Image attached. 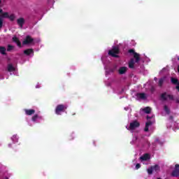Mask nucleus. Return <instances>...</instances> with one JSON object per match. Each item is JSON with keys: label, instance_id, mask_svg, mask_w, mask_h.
<instances>
[{"label": "nucleus", "instance_id": "1", "mask_svg": "<svg viewBox=\"0 0 179 179\" xmlns=\"http://www.w3.org/2000/svg\"><path fill=\"white\" fill-rule=\"evenodd\" d=\"M120 54V47L119 46H113L108 52H106L101 57V61L104 65V69L106 71V75H110L115 72L117 69V66H111L110 64V57L113 58H118Z\"/></svg>", "mask_w": 179, "mask_h": 179}, {"label": "nucleus", "instance_id": "2", "mask_svg": "<svg viewBox=\"0 0 179 179\" xmlns=\"http://www.w3.org/2000/svg\"><path fill=\"white\" fill-rule=\"evenodd\" d=\"M141 111H143L145 114H149L147 115V122L145 123V127L144 129L145 132H153L155 130V126L153 124L155 123V115L150 113L152 111V108L149 106L145 107L143 109H141Z\"/></svg>", "mask_w": 179, "mask_h": 179}, {"label": "nucleus", "instance_id": "3", "mask_svg": "<svg viewBox=\"0 0 179 179\" xmlns=\"http://www.w3.org/2000/svg\"><path fill=\"white\" fill-rule=\"evenodd\" d=\"M131 144L136 145L137 146L141 145L145 148H150V143L148 141V139L142 136V134L138 133L134 135Z\"/></svg>", "mask_w": 179, "mask_h": 179}, {"label": "nucleus", "instance_id": "4", "mask_svg": "<svg viewBox=\"0 0 179 179\" xmlns=\"http://www.w3.org/2000/svg\"><path fill=\"white\" fill-rule=\"evenodd\" d=\"M129 54H133L134 58V59H131L129 62V68L132 69L135 68V64H138L139 61H141V55L135 52V50L134 49L129 50Z\"/></svg>", "mask_w": 179, "mask_h": 179}, {"label": "nucleus", "instance_id": "5", "mask_svg": "<svg viewBox=\"0 0 179 179\" xmlns=\"http://www.w3.org/2000/svg\"><path fill=\"white\" fill-rule=\"evenodd\" d=\"M162 100H169L170 101H175V103H179V98L177 95H173L167 93H164L161 95Z\"/></svg>", "mask_w": 179, "mask_h": 179}, {"label": "nucleus", "instance_id": "6", "mask_svg": "<svg viewBox=\"0 0 179 179\" xmlns=\"http://www.w3.org/2000/svg\"><path fill=\"white\" fill-rule=\"evenodd\" d=\"M6 69L8 72H9L10 75H15V76L19 75V73L17 72V67L16 65L13 64L12 63H10L7 65Z\"/></svg>", "mask_w": 179, "mask_h": 179}, {"label": "nucleus", "instance_id": "7", "mask_svg": "<svg viewBox=\"0 0 179 179\" xmlns=\"http://www.w3.org/2000/svg\"><path fill=\"white\" fill-rule=\"evenodd\" d=\"M68 108V106L64 104H59L56 106L55 113L57 115H62L63 113H65Z\"/></svg>", "mask_w": 179, "mask_h": 179}, {"label": "nucleus", "instance_id": "8", "mask_svg": "<svg viewBox=\"0 0 179 179\" xmlns=\"http://www.w3.org/2000/svg\"><path fill=\"white\" fill-rule=\"evenodd\" d=\"M167 128H172L173 131H178V129H179V124L173 121V117L170 116L167 124Z\"/></svg>", "mask_w": 179, "mask_h": 179}, {"label": "nucleus", "instance_id": "9", "mask_svg": "<svg viewBox=\"0 0 179 179\" xmlns=\"http://www.w3.org/2000/svg\"><path fill=\"white\" fill-rule=\"evenodd\" d=\"M39 41V38L34 39L30 36H27L26 38L23 41L22 44L23 45H26L27 44H29L30 45H34V44H36Z\"/></svg>", "mask_w": 179, "mask_h": 179}, {"label": "nucleus", "instance_id": "10", "mask_svg": "<svg viewBox=\"0 0 179 179\" xmlns=\"http://www.w3.org/2000/svg\"><path fill=\"white\" fill-rule=\"evenodd\" d=\"M139 125V122L134 120L130 123L129 127L126 126V128L128 131H130V132H134L136 128H138Z\"/></svg>", "mask_w": 179, "mask_h": 179}, {"label": "nucleus", "instance_id": "11", "mask_svg": "<svg viewBox=\"0 0 179 179\" xmlns=\"http://www.w3.org/2000/svg\"><path fill=\"white\" fill-rule=\"evenodd\" d=\"M31 121L34 124H40L44 121V117L38 114H35L32 116Z\"/></svg>", "mask_w": 179, "mask_h": 179}, {"label": "nucleus", "instance_id": "12", "mask_svg": "<svg viewBox=\"0 0 179 179\" xmlns=\"http://www.w3.org/2000/svg\"><path fill=\"white\" fill-rule=\"evenodd\" d=\"M140 162H141L143 164H149L150 163V155L144 154L140 157Z\"/></svg>", "mask_w": 179, "mask_h": 179}, {"label": "nucleus", "instance_id": "13", "mask_svg": "<svg viewBox=\"0 0 179 179\" xmlns=\"http://www.w3.org/2000/svg\"><path fill=\"white\" fill-rule=\"evenodd\" d=\"M171 169H173V171L171 173L172 177H178L179 176V164H176L175 165L171 166Z\"/></svg>", "mask_w": 179, "mask_h": 179}, {"label": "nucleus", "instance_id": "14", "mask_svg": "<svg viewBox=\"0 0 179 179\" xmlns=\"http://www.w3.org/2000/svg\"><path fill=\"white\" fill-rule=\"evenodd\" d=\"M128 72V67L125 66H121L117 69V73L119 75H127Z\"/></svg>", "mask_w": 179, "mask_h": 179}, {"label": "nucleus", "instance_id": "15", "mask_svg": "<svg viewBox=\"0 0 179 179\" xmlns=\"http://www.w3.org/2000/svg\"><path fill=\"white\" fill-rule=\"evenodd\" d=\"M137 100H146L148 95L145 93H137L136 95Z\"/></svg>", "mask_w": 179, "mask_h": 179}, {"label": "nucleus", "instance_id": "16", "mask_svg": "<svg viewBox=\"0 0 179 179\" xmlns=\"http://www.w3.org/2000/svg\"><path fill=\"white\" fill-rule=\"evenodd\" d=\"M25 115L31 116L36 114V110L34 109H24Z\"/></svg>", "mask_w": 179, "mask_h": 179}, {"label": "nucleus", "instance_id": "17", "mask_svg": "<svg viewBox=\"0 0 179 179\" xmlns=\"http://www.w3.org/2000/svg\"><path fill=\"white\" fill-rule=\"evenodd\" d=\"M10 141L13 143H19V135L14 134L10 137Z\"/></svg>", "mask_w": 179, "mask_h": 179}, {"label": "nucleus", "instance_id": "18", "mask_svg": "<svg viewBox=\"0 0 179 179\" xmlns=\"http://www.w3.org/2000/svg\"><path fill=\"white\" fill-rule=\"evenodd\" d=\"M113 92L117 94H121L124 92V90L121 87H115L113 88Z\"/></svg>", "mask_w": 179, "mask_h": 179}, {"label": "nucleus", "instance_id": "19", "mask_svg": "<svg viewBox=\"0 0 179 179\" xmlns=\"http://www.w3.org/2000/svg\"><path fill=\"white\" fill-rule=\"evenodd\" d=\"M17 23L22 29L23 27V24H24V20L23 17L19 18L17 20Z\"/></svg>", "mask_w": 179, "mask_h": 179}, {"label": "nucleus", "instance_id": "20", "mask_svg": "<svg viewBox=\"0 0 179 179\" xmlns=\"http://www.w3.org/2000/svg\"><path fill=\"white\" fill-rule=\"evenodd\" d=\"M13 41L17 43V47H22V43H20L19 38H17V37H16L15 36L13 37Z\"/></svg>", "mask_w": 179, "mask_h": 179}, {"label": "nucleus", "instance_id": "21", "mask_svg": "<svg viewBox=\"0 0 179 179\" xmlns=\"http://www.w3.org/2000/svg\"><path fill=\"white\" fill-rule=\"evenodd\" d=\"M164 113H162V115H167L168 114H170V108L167 106H164Z\"/></svg>", "mask_w": 179, "mask_h": 179}, {"label": "nucleus", "instance_id": "22", "mask_svg": "<svg viewBox=\"0 0 179 179\" xmlns=\"http://www.w3.org/2000/svg\"><path fill=\"white\" fill-rule=\"evenodd\" d=\"M0 17H9V13H3L2 11V9H0Z\"/></svg>", "mask_w": 179, "mask_h": 179}, {"label": "nucleus", "instance_id": "23", "mask_svg": "<svg viewBox=\"0 0 179 179\" xmlns=\"http://www.w3.org/2000/svg\"><path fill=\"white\" fill-rule=\"evenodd\" d=\"M140 61H143V62H150V59L149 57L144 56L143 57H141L140 56Z\"/></svg>", "mask_w": 179, "mask_h": 179}, {"label": "nucleus", "instance_id": "24", "mask_svg": "<svg viewBox=\"0 0 179 179\" xmlns=\"http://www.w3.org/2000/svg\"><path fill=\"white\" fill-rule=\"evenodd\" d=\"M33 49H27L24 51V54L26 55H31V54H33Z\"/></svg>", "mask_w": 179, "mask_h": 179}, {"label": "nucleus", "instance_id": "25", "mask_svg": "<svg viewBox=\"0 0 179 179\" xmlns=\"http://www.w3.org/2000/svg\"><path fill=\"white\" fill-rule=\"evenodd\" d=\"M164 80H166V78L165 77L161 78L159 80V82H158L159 86H163V83H164Z\"/></svg>", "mask_w": 179, "mask_h": 179}, {"label": "nucleus", "instance_id": "26", "mask_svg": "<svg viewBox=\"0 0 179 179\" xmlns=\"http://www.w3.org/2000/svg\"><path fill=\"white\" fill-rule=\"evenodd\" d=\"M152 169L154 171H160V166L159 165H155V166H152Z\"/></svg>", "mask_w": 179, "mask_h": 179}, {"label": "nucleus", "instance_id": "27", "mask_svg": "<svg viewBox=\"0 0 179 179\" xmlns=\"http://www.w3.org/2000/svg\"><path fill=\"white\" fill-rule=\"evenodd\" d=\"M0 52L4 55V54L6 52V48H5V47H0Z\"/></svg>", "mask_w": 179, "mask_h": 179}, {"label": "nucleus", "instance_id": "28", "mask_svg": "<svg viewBox=\"0 0 179 179\" xmlns=\"http://www.w3.org/2000/svg\"><path fill=\"white\" fill-rule=\"evenodd\" d=\"M147 171H148V174H152L153 173V167L152 166H151V167H150V168H148V169H147Z\"/></svg>", "mask_w": 179, "mask_h": 179}, {"label": "nucleus", "instance_id": "29", "mask_svg": "<svg viewBox=\"0 0 179 179\" xmlns=\"http://www.w3.org/2000/svg\"><path fill=\"white\" fill-rule=\"evenodd\" d=\"M14 145H16V143H13V142L10 143L8 144V148H9L10 149H13Z\"/></svg>", "mask_w": 179, "mask_h": 179}, {"label": "nucleus", "instance_id": "30", "mask_svg": "<svg viewBox=\"0 0 179 179\" xmlns=\"http://www.w3.org/2000/svg\"><path fill=\"white\" fill-rule=\"evenodd\" d=\"M15 17L13 14L8 15V19H10V20H15Z\"/></svg>", "mask_w": 179, "mask_h": 179}, {"label": "nucleus", "instance_id": "31", "mask_svg": "<svg viewBox=\"0 0 179 179\" xmlns=\"http://www.w3.org/2000/svg\"><path fill=\"white\" fill-rule=\"evenodd\" d=\"M155 143H159V145H163L164 142L160 141V139L156 138L155 141Z\"/></svg>", "mask_w": 179, "mask_h": 179}, {"label": "nucleus", "instance_id": "32", "mask_svg": "<svg viewBox=\"0 0 179 179\" xmlns=\"http://www.w3.org/2000/svg\"><path fill=\"white\" fill-rule=\"evenodd\" d=\"M12 50H13V46H12L11 45H8L7 51H12Z\"/></svg>", "mask_w": 179, "mask_h": 179}, {"label": "nucleus", "instance_id": "33", "mask_svg": "<svg viewBox=\"0 0 179 179\" xmlns=\"http://www.w3.org/2000/svg\"><path fill=\"white\" fill-rule=\"evenodd\" d=\"M141 169V164H136L135 166L136 170H139Z\"/></svg>", "mask_w": 179, "mask_h": 179}, {"label": "nucleus", "instance_id": "34", "mask_svg": "<svg viewBox=\"0 0 179 179\" xmlns=\"http://www.w3.org/2000/svg\"><path fill=\"white\" fill-rule=\"evenodd\" d=\"M36 89H40V87H41V84L38 83L36 86H35Z\"/></svg>", "mask_w": 179, "mask_h": 179}, {"label": "nucleus", "instance_id": "35", "mask_svg": "<svg viewBox=\"0 0 179 179\" xmlns=\"http://www.w3.org/2000/svg\"><path fill=\"white\" fill-rule=\"evenodd\" d=\"M125 111H131V106H127L124 108Z\"/></svg>", "mask_w": 179, "mask_h": 179}, {"label": "nucleus", "instance_id": "36", "mask_svg": "<svg viewBox=\"0 0 179 179\" xmlns=\"http://www.w3.org/2000/svg\"><path fill=\"white\" fill-rule=\"evenodd\" d=\"M3 24V20H2V18H0V29L1 27H2Z\"/></svg>", "mask_w": 179, "mask_h": 179}, {"label": "nucleus", "instance_id": "37", "mask_svg": "<svg viewBox=\"0 0 179 179\" xmlns=\"http://www.w3.org/2000/svg\"><path fill=\"white\" fill-rule=\"evenodd\" d=\"M146 86H150V82H148L145 85H144V87H146Z\"/></svg>", "mask_w": 179, "mask_h": 179}, {"label": "nucleus", "instance_id": "38", "mask_svg": "<svg viewBox=\"0 0 179 179\" xmlns=\"http://www.w3.org/2000/svg\"><path fill=\"white\" fill-rule=\"evenodd\" d=\"M28 122V124L29 125V127H33V124H31V122L27 120Z\"/></svg>", "mask_w": 179, "mask_h": 179}, {"label": "nucleus", "instance_id": "39", "mask_svg": "<svg viewBox=\"0 0 179 179\" xmlns=\"http://www.w3.org/2000/svg\"><path fill=\"white\" fill-rule=\"evenodd\" d=\"M163 72H166V69H163L160 72L159 74L162 75Z\"/></svg>", "mask_w": 179, "mask_h": 179}, {"label": "nucleus", "instance_id": "40", "mask_svg": "<svg viewBox=\"0 0 179 179\" xmlns=\"http://www.w3.org/2000/svg\"><path fill=\"white\" fill-rule=\"evenodd\" d=\"M150 90H151V92H153V90H154L153 87H150Z\"/></svg>", "mask_w": 179, "mask_h": 179}, {"label": "nucleus", "instance_id": "41", "mask_svg": "<svg viewBox=\"0 0 179 179\" xmlns=\"http://www.w3.org/2000/svg\"><path fill=\"white\" fill-rule=\"evenodd\" d=\"M0 169H3V166L0 164Z\"/></svg>", "mask_w": 179, "mask_h": 179}, {"label": "nucleus", "instance_id": "42", "mask_svg": "<svg viewBox=\"0 0 179 179\" xmlns=\"http://www.w3.org/2000/svg\"><path fill=\"white\" fill-rule=\"evenodd\" d=\"M154 80H155V82H157V78L155 77V78H154Z\"/></svg>", "mask_w": 179, "mask_h": 179}, {"label": "nucleus", "instance_id": "43", "mask_svg": "<svg viewBox=\"0 0 179 179\" xmlns=\"http://www.w3.org/2000/svg\"><path fill=\"white\" fill-rule=\"evenodd\" d=\"M133 163L135 164V163H136V159L133 160Z\"/></svg>", "mask_w": 179, "mask_h": 179}, {"label": "nucleus", "instance_id": "44", "mask_svg": "<svg viewBox=\"0 0 179 179\" xmlns=\"http://www.w3.org/2000/svg\"><path fill=\"white\" fill-rule=\"evenodd\" d=\"M3 143H2V141H0V148L1 146H2Z\"/></svg>", "mask_w": 179, "mask_h": 179}, {"label": "nucleus", "instance_id": "45", "mask_svg": "<svg viewBox=\"0 0 179 179\" xmlns=\"http://www.w3.org/2000/svg\"><path fill=\"white\" fill-rule=\"evenodd\" d=\"M157 179H162L161 178H157Z\"/></svg>", "mask_w": 179, "mask_h": 179}, {"label": "nucleus", "instance_id": "46", "mask_svg": "<svg viewBox=\"0 0 179 179\" xmlns=\"http://www.w3.org/2000/svg\"><path fill=\"white\" fill-rule=\"evenodd\" d=\"M152 149H155V147H154V146H152Z\"/></svg>", "mask_w": 179, "mask_h": 179}, {"label": "nucleus", "instance_id": "47", "mask_svg": "<svg viewBox=\"0 0 179 179\" xmlns=\"http://www.w3.org/2000/svg\"><path fill=\"white\" fill-rule=\"evenodd\" d=\"M0 3H1V0H0Z\"/></svg>", "mask_w": 179, "mask_h": 179}]
</instances>
